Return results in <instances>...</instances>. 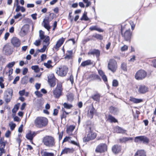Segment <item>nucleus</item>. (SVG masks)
I'll return each instance as SVG.
<instances>
[{"label": "nucleus", "mask_w": 156, "mask_h": 156, "mask_svg": "<svg viewBox=\"0 0 156 156\" xmlns=\"http://www.w3.org/2000/svg\"><path fill=\"white\" fill-rule=\"evenodd\" d=\"M34 122L35 126L37 128H42L47 126L48 120L44 117H37L35 119Z\"/></svg>", "instance_id": "nucleus-1"}, {"label": "nucleus", "mask_w": 156, "mask_h": 156, "mask_svg": "<svg viewBox=\"0 0 156 156\" xmlns=\"http://www.w3.org/2000/svg\"><path fill=\"white\" fill-rule=\"evenodd\" d=\"M43 143L45 146L52 147L55 146V142L54 138L51 136H46L43 139Z\"/></svg>", "instance_id": "nucleus-2"}, {"label": "nucleus", "mask_w": 156, "mask_h": 156, "mask_svg": "<svg viewBox=\"0 0 156 156\" xmlns=\"http://www.w3.org/2000/svg\"><path fill=\"white\" fill-rule=\"evenodd\" d=\"M87 131H88V134L87 135V136H85L83 138L84 142L88 141L90 140L94 139L96 137V134L93 132L91 128L87 127Z\"/></svg>", "instance_id": "nucleus-3"}, {"label": "nucleus", "mask_w": 156, "mask_h": 156, "mask_svg": "<svg viewBox=\"0 0 156 156\" xmlns=\"http://www.w3.org/2000/svg\"><path fill=\"white\" fill-rule=\"evenodd\" d=\"M61 84L57 83L56 87L53 90V93L54 97L59 98L62 95L63 89Z\"/></svg>", "instance_id": "nucleus-4"}, {"label": "nucleus", "mask_w": 156, "mask_h": 156, "mask_svg": "<svg viewBox=\"0 0 156 156\" xmlns=\"http://www.w3.org/2000/svg\"><path fill=\"white\" fill-rule=\"evenodd\" d=\"M109 70L112 72H115L117 68V63L116 61L113 59L109 60L108 65Z\"/></svg>", "instance_id": "nucleus-5"}, {"label": "nucleus", "mask_w": 156, "mask_h": 156, "mask_svg": "<svg viewBox=\"0 0 156 156\" xmlns=\"http://www.w3.org/2000/svg\"><path fill=\"white\" fill-rule=\"evenodd\" d=\"M12 93L13 90L11 89H8L5 92L4 98L6 103H7L10 101L12 98Z\"/></svg>", "instance_id": "nucleus-6"}, {"label": "nucleus", "mask_w": 156, "mask_h": 156, "mask_svg": "<svg viewBox=\"0 0 156 156\" xmlns=\"http://www.w3.org/2000/svg\"><path fill=\"white\" fill-rule=\"evenodd\" d=\"M68 71V68L66 66L59 67L57 69L56 73L61 76H65Z\"/></svg>", "instance_id": "nucleus-7"}, {"label": "nucleus", "mask_w": 156, "mask_h": 156, "mask_svg": "<svg viewBox=\"0 0 156 156\" xmlns=\"http://www.w3.org/2000/svg\"><path fill=\"white\" fill-rule=\"evenodd\" d=\"M147 75V73L144 70H140L136 73L135 77L137 80H142L146 77Z\"/></svg>", "instance_id": "nucleus-8"}, {"label": "nucleus", "mask_w": 156, "mask_h": 156, "mask_svg": "<svg viewBox=\"0 0 156 156\" xmlns=\"http://www.w3.org/2000/svg\"><path fill=\"white\" fill-rule=\"evenodd\" d=\"M107 150V146L105 144H101L96 147L95 151L97 152L101 153Z\"/></svg>", "instance_id": "nucleus-9"}, {"label": "nucleus", "mask_w": 156, "mask_h": 156, "mask_svg": "<svg viewBox=\"0 0 156 156\" xmlns=\"http://www.w3.org/2000/svg\"><path fill=\"white\" fill-rule=\"evenodd\" d=\"M48 83L51 87H54L55 85L56 79L53 73H50L48 75Z\"/></svg>", "instance_id": "nucleus-10"}, {"label": "nucleus", "mask_w": 156, "mask_h": 156, "mask_svg": "<svg viewBox=\"0 0 156 156\" xmlns=\"http://www.w3.org/2000/svg\"><path fill=\"white\" fill-rule=\"evenodd\" d=\"M3 50L5 54L7 55H11L12 52L11 46L9 44H6L4 46Z\"/></svg>", "instance_id": "nucleus-11"}, {"label": "nucleus", "mask_w": 156, "mask_h": 156, "mask_svg": "<svg viewBox=\"0 0 156 156\" xmlns=\"http://www.w3.org/2000/svg\"><path fill=\"white\" fill-rule=\"evenodd\" d=\"M148 90V87L144 85H141L139 86L138 92L140 94H145Z\"/></svg>", "instance_id": "nucleus-12"}, {"label": "nucleus", "mask_w": 156, "mask_h": 156, "mask_svg": "<svg viewBox=\"0 0 156 156\" xmlns=\"http://www.w3.org/2000/svg\"><path fill=\"white\" fill-rule=\"evenodd\" d=\"M121 31L122 35L123 37L125 40L126 41L129 40L130 39V36L131 34L130 30L129 29L126 30L124 34L122 33V28H121Z\"/></svg>", "instance_id": "nucleus-13"}, {"label": "nucleus", "mask_w": 156, "mask_h": 156, "mask_svg": "<svg viewBox=\"0 0 156 156\" xmlns=\"http://www.w3.org/2000/svg\"><path fill=\"white\" fill-rule=\"evenodd\" d=\"M11 43L14 47L17 48L19 47L21 44L20 40L16 37H13L12 39Z\"/></svg>", "instance_id": "nucleus-14"}, {"label": "nucleus", "mask_w": 156, "mask_h": 156, "mask_svg": "<svg viewBox=\"0 0 156 156\" xmlns=\"http://www.w3.org/2000/svg\"><path fill=\"white\" fill-rule=\"evenodd\" d=\"M36 133L35 132H31L30 131L26 135V138L30 141H32L34 137L36 135Z\"/></svg>", "instance_id": "nucleus-15"}, {"label": "nucleus", "mask_w": 156, "mask_h": 156, "mask_svg": "<svg viewBox=\"0 0 156 156\" xmlns=\"http://www.w3.org/2000/svg\"><path fill=\"white\" fill-rule=\"evenodd\" d=\"M73 151L74 150L73 148H69L65 147L61 152L60 156L63 154L72 153L73 152Z\"/></svg>", "instance_id": "nucleus-16"}, {"label": "nucleus", "mask_w": 156, "mask_h": 156, "mask_svg": "<svg viewBox=\"0 0 156 156\" xmlns=\"http://www.w3.org/2000/svg\"><path fill=\"white\" fill-rule=\"evenodd\" d=\"M64 41V39L62 38L60 39L57 42L56 44L54 46V48L58 50V48L61 46V45L63 44Z\"/></svg>", "instance_id": "nucleus-17"}, {"label": "nucleus", "mask_w": 156, "mask_h": 156, "mask_svg": "<svg viewBox=\"0 0 156 156\" xmlns=\"http://www.w3.org/2000/svg\"><path fill=\"white\" fill-rule=\"evenodd\" d=\"M112 150L114 153H118L121 151V147L120 146L118 145H115L112 147Z\"/></svg>", "instance_id": "nucleus-18"}, {"label": "nucleus", "mask_w": 156, "mask_h": 156, "mask_svg": "<svg viewBox=\"0 0 156 156\" xmlns=\"http://www.w3.org/2000/svg\"><path fill=\"white\" fill-rule=\"evenodd\" d=\"M89 29L91 31H93L94 30L97 31L99 32H102L104 31V30L98 27L97 25L91 26L89 28Z\"/></svg>", "instance_id": "nucleus-19"}, {"label": "nucleus", "mask_w": 156, "mask_h": 156, "mask_svg": "<svg viewBox=\"0 0 156 156\" xmlns=\"http://www.w3.org/2000/svg\"><path fill=\"white\" fill-rule=\"evenodd\" d=\"M109 110L110 113L114 115L117 114L119 112V110L118 109L114 107H110L109 108Z\"/></svg>", "instance_id": "nucleus-20"}, {"label": "nucleus", "mask_w": 156, "mask_h": 156, "mask_svg": "<svg viewBox=\"0 0 156 156\" xmlns=\"http://www.w3.org/2000/svg\"><path fill=\"white\" fill-rule=\"evenodd\" d=\"M114 131L115 132L117 133H124L126 131V130H124L120 127L118 126H116L114 128Z\"/></svg>", "instance_id": "nucleus-21"}, {"label": "nucleus", "mask_w": 156, "mask_h": 156, "mask_svg": "<svg viewBox=\"0 0 156 156\" xmlns=\"http://www.w3.org/2000/svg\"><path fill=\"white\" fill-rule=\"evenodd\" d=\"M88 54L95 55L97 58H98L100 55V52L98 50L94 49L89 52Z\"/></svg>", "instance_id": "nucleus-22"}, {"label": "nucleus", "mask_w": 156, "mask_h": 156, "mask_svg": "<svg viewBox=\"0 0 156 156\" xmlns=\"http://www.w3.org/2000/svg\"><path fill=\"white\" fill-rule=\"evenodd\" d=\"M134 156H146V152L143 150H138L135 153Z\"/></svg>", "instance_id": "nucleus-23"}, {"label": "nucleus", "mask_w": 156, "mask_h": 156, "mask_svg": "<svg viewBox=\"0 0 156 156\" xmlns=\"http://www.w3.org/2000/svg\"><path fill=\"white\" fill-rule=\"evenodd\" d=\"M42 156H54L53 153L48 152L44 150H42L41 151Z\"/></svg>", "instance_id": "nucleus-24"}, {"label": "nucleus", "mask_w": 156, "mask_h": 156, "mask_svg": "<svg viewBox=\"0 0 156 156\" xmlns=\"http://www.w3.org/2000/svg\"><path fill=\"white\" fill-rule=\"evenodd\" d=\"M129 100L130 101L136 104L139 103L143 101L142 99L136 98L132 97H130Z\"/></svg>", "instance_id": "nucleus-25"}, {"label": "nucleus", "mask_w": 156, "mask_h": 156, "mask_svg": "<svg viewBox=\"0 0 156 156\" xmlns=\"http://www.w3.org/2000/svg\"><path fill=\"white\" fill-rule=\"evenodd\" d=\"M43 22L44 27L49 30L50 28V27L49 24L48 18L44 19Z\"/></svg>", "instance_id": "nucleus-26"}, {"label": "nucleus", "mask_w": 156, "mask_h": 156, "mask_svg": "<svg viewBox=\"0 0 156 156\" xmlns=\"http://www.w3.org/2000/svg\"><path fill=\"white\" fill-rule=\"evenodd\" d=\"M98 72L100 75L101 77L103 80L105 82L107 81V79L106 76L105 75L104 72L101 70H99Z\"/></svg>", "instance_id": "nucleus-27"}, {"label": "nucleus", "mask_w": 156, "mask_h": 156, "mask_svg": "<svg viewBox=\"0 0 156 156\" xmlns=\"http://www.w3.org/2000/svg\"><path fill=\"white\" fill-rule=\"evenodd\" d=\"M93 64V62L90 60H88L83 62L81 64L80 66L83 67L90 65Z\"/></svg>", "instance_id": "nucleus-28"}, {"label": "nucleus", "mask_w": 156, "mask_h": 156, "mask_svg": "<svg viewBox=\"0 0 156 156\" xmlns=\"http://www.w3.org/2000/svg\"><path fill=\"white\" fill-rule=\"evenodd\" d=\"M75 128V126H73L71 125L67 127L66 129V132L69 134H71L72 132Z\"/></svg>", "instance_id": "nucleus-29"}, {"label": "nucleus", "mask_w": 156, "mask_h": 156, "mask_svg": "<svg viewBox=\"0 0 156 156\" xmlns=\"http://www.w3.org/2000/svg\"><path fill=\"white\" fill-rule=\"evenodd\" d=\"M149 139L147 137L144 136H142V142L144 144H147L149 142Z\"/></svg>", "instance_id": "nucleus-30"}, {"label": "nucleus", "mask_w": 156, "mask_h": 156, "mask_svg": "<svg viewBox=\"0 0 156 156\" xmlns=\"http://www.w3.org/2000/svg\"><path fill=\"white\" fill-rule=\"evenodd\" d=\"M100 96V95L99 93H96L92 96V98L94 101H99Z\"/></svg>", "instance_id": "nucleus-31"}, {"label": "nucleus", "mask_w": 156, "mask_h": 156, "mask_svg": "<svg viewBox=\"0 0 156 156\" xmlns=\"http://www.w3.org/2000/svg\"><path fill=\"white\" fill-rule=\"evenodd\" d=\"M44 40L43 41V45H46V46H48L49 44V37L48 36H46L45 38L44 39Z\"/></svg>", "instance_id": "nucleus-32"}, {"label": "nucleus", "mask_w": 156, "mask_h": 156, "mask_svg": "<svg viewBox=\"0 0 156 156\" xmlns=\"http://www.w3.org/2000/svg\"><path fill=\"white\" fill-rule=\"evenodd\" d=\"M132 140V138L125 137L120 139L119 141L121 143H124L126 142V141Z\"/></svg>", "instance_id": "nucleus-33"}, {"label": "nucleus", "mask_w": 156, "mask_h": 156, "mask_svg": "<svg viewBox=\"0 0 156 156\" xmlns=\"http://www.w3.org/2000/svg\"><path fill=\"white\" fill-rule=\"evenodd\" d=\"M108 119L111 122H117V120L113 116L110 115H108Z\"/></svg>", "instance_id": "nucleus-34"}, {"label": "nucleus", "mask_w": 156, "mask_h": 156, "mask_svg": "<svg viewBox=\"0 0 156 156\" xmlns=\"http://www.w3.org/2000/svg\"><path fill=\"white\" fill-rule=\"evenodd\" d=\"M142 136H136L135 137L134 141L136 143H140L142 142Z\"/></svg>", "instance_id": "nucleus-35"}, {"label": "nucleus", "mask_w": 156, "mask_h": 156, "mask_svg": "<svg viewBox=\"0 0 156 156\" xmlns=\"http://www.w3.org/2000/svg\"><path fill=\"white\" fill-rule=\"evenodd\" d=\"M52 62L50 60L48 61L47 63H44V65L48 68H51L52 67V66L51 64Z\"/></svg>", "instance_id": "nucleus-36"}, {"label": "nucleus", "mask_w": 156, "mask_h": 156, "mask_svg": "<svg viewBox=\"0 0 156 156\" xmlns=\"http://www.w3.org/2000/svg\"><path fill=\"white\" fill-rule=\"evenodd\" d=\"M67 97L68 101L70 102H71L73 100V96L72 94H68L67 95Z\"/></svg>", "instance_id": "nucleus-37"}, {"label": "nucleus", "mask_w": 156, "mask_h": 156, "mask_svg": "<svg viewBox=\"0 0 156 156\" xmlns=\"http://www.w3.org/2000/svg\"><path fill=\"white\" fill-rule=\"evenodd\" d=\"M93 37L96 38L97 39L101 40L103 39V37L101 34H95L93 35Z\"/></svg>", "instance_id": "nucleus-38"}, {"label": "nucleus", "mask_w": 156, "mask_h": 156, "mask_svg": "<svg viewBox=\"0 0 156 156\" xmlns=\"http://www.w3.org/2000/svg\"><path fill=\"white\" fill-rule=\"evenodd\" d=\"M81 20H84L85 21H87L89 20V18L87 16V12H84L82 17L81 18Z\"/></svg>", "instance_id": "nucleus-39"}, {"label": "nucleus", "mask_w": 156, "mask_h": 156, "mask_svg": "<svg viewBox=\"0 0 156 156\" xmlns=\"http://www.w3.org/2000/svg\"><path fill=\"white\" fill-rule=\"evenodd\" d=\"M31 69L34 70V72L36 73L39 72L40 70L38 66L37 65L32 66L31 67Z\"/></svg>", "instance_id": "nucleus-40"}, {"label": "nucleus", "mask_w": 156, "mask_h": 156, "mask_svg": "<svg viewBox=\"0 0 156 156\" xmlns=\"http://www.w3.org/2000/svg\"><path fill=\"white\" fill-rule=\"evenodd\" d=\"M44 32L41 30L39 31V37L41 39L43 40L44 39L46 36L44 35Z\"/></svg>", "instance_id": "nucleus-41"}, {"label": "nucleus", "mask_w": 156, "mask_h": 156, "mask_svg": "<svg viewBox=\"0 0 156 156\" xmlns=\"http://www.w3.org/2000/svg\"><path fill=\"white\" fill-rule=\"evenodd\" d=\"M63 106L65 108L67 109H70L73 107V106L71 105L68 104L66 103H64Z\"/></svg>", "instance_id": "nucleus-42"}, {"label": "nucleus", "mask_w": 156, "mask_h": 156, "mask_svg": "<svg viewBox=\"0 0 156 156\" xmlns=\"http://www.w3.org/2000/svg\"><path fill=\"white\" fill-rule=\"evenodd\" d=\"M27 83V78L26 76L23 77L21 80V83L23 84H26Z\"/></svg>", "instance_id": "nucleus-43"}, {"label": "nucleus", "mask_w": 156, "mask_h": 156, "mask_svg": "<svg viewBox=\"0 0 156 156\" xmlns=\"http://www.w3.org/2000/svg\"><path fill=\"white\" fill-rule=\"evenodd\" d=\"M121 68L124 71H127L126 64V63H122L121 65Z\"/></svg>", "instance_id": "nucleus-44"}, {"label": "nucleus", "mask_w": 156, "mask_h": 156, "mask_svg": "<svg viewBox=\"0 0 156 156\" xmlns=\"http://www.w3.org/2000/svg\"><path fill=\"white\" fill-rule=\"evenodd\" d=\"M71 141V137L66 136L63 139L62 141V143L64 142H68L69 143H70Z\"/></svg>", "instance_id": "nucleus-45"}, {"label": "nucleus", "mask_w": 156, "mask_h": 156, "mask_svg": "<svg viewBox=\"0 0 156 156\" xmlns=\"http://www.w3.org/2000/svg\"><path fill=\"white\" fill-rule=\"evenodd\" d=\"M15 62H11L9 63L8 65L6 66V67H7L9 68H12L15 65Z\"/></svg>", "instance_id": "nucleus-46"}, {"label": "nucleus", "mask_w": 156, "mask_h": 156, "mask_svg": "<svg viewBox=\"0 0 156 156\" xmlns=\"http://www.w3.org/2000/svg\"><path fill=\"white\" fill-rule=\"evenodd\" d=\"M46 45H43V47L41 49H38L37 50L38 52H44L45 51L47 47Z\"/></svg>", "instance_id": "nucleus-47"}, {"label": "nucleus", "mask_w": 156, "mask_h": 156, "mask_svg": "<svg viewBox=\"0 0 156 156\" xmlns=\"http://www.w3.org/2000/svg\"><path fill=\"white\" fill-rule=\"evenodd\" d=\"M5 59L0 55V65H3L5 62Z\"/></svg>", "instance_id": "nucleus-48"}, {"label": "nucleus", "mask_w": 156, "mask_h": 156, "mask_svg": "<svg viewBox=\"0 0 156 156\" xmlns=\"http://www.w3.org/2000/svg\"><path fill=\"white\" fill-rule=\"evenodd\" d=\"M118 85V82L117 80H114L112 82V86L114 87H116Z\"/></svg>", "instance_id": "nucleus-49"}, {"label": "nucleus", "mask_w": 156, "mask_h": 156, "mask_svg": "<svg viewBox=\"0 0 156 156\" xmlns=\"http://www.w3.org/2000/svg\"><path fill=\"white\" fill-rule=\"evenodd\" d=\"M13 69L12 68H9L8 72L6 73V74L8 76L11 75L13 73Z\"/></svg>", "instance_id": "nucleus-50"}, {"label": "nucleus", "mask_w": 156, "mask_h": 156, "mask_svg": "<svg viewBox=\"0 0 156 156\" xmlns=\"http://www.w3.org/2000/svg\"><path fill=\"white\" fill-rule=\"evenodd\" d=\"M34 93L37 97L39 98L41 97L42 96V94L41 93L38 91H35Z\"/></svg>", "instance_id": "nucleus-51"}, {"label": "nucleus", "mask_w": 156, "mask_h": 156, "mask_svg": "<svg viewBox=\"0 0 156 156\" xmlns=\"http://www.w3.org/2000/svg\"><path fill=\"white\" fill-rule=\"evenodd\" d=\"M41 41L40 40H36L34 43V44L36 46H39L40 44Z\"/></svg>", "instance_id": "nucleus-52"}, {"label": "nucleus", "mask_w": 156, "mask_h": 156, "mask_svg": "<svg viewBox=\"0 0 156 156\" xmlns=\"http://www.w3.org/2000/svg\"><path fill=\"white\" fill-rule=\"evenodd\" d=\"M10 129L11 130H13L16 127V124L15 123H12L9 124Z\"/></svg>", "instance_id": "nucleus-53"}, {"label": "nucleus", "mask_w": 156, "mask_h": 156, "mask_svg": "<svg viewBox=\"0 0 156 156\" xmlns=\"http://www.w3.org/2000/svg\"><path fill=\"white\" fill-rule=\"evenodd\" d=\"M19 94L21 96H22L24 95L25 94V90H20L19 92Z\"/></svg>", "instance_id": "nucleus-54"}, {"label": "nucleus", "mask_w": 156, "mask_h": 156, "mask_svg": "<svg viewBox=\"0 0 156 156\" xmlns=\"http://www.w3.org/2000/svg\"><path fill=\"white\" fill-rule=\"evenodd\" d=\"M28 71V69L27 68H24L23 70L22 74L23 75H26Z\"/></svg>", "instance_id": "nucleus-55"}, {"label": "nucleus", "mask_w": 156, "mask_h": 156, "mask_svg": "<svg viewBox=\"0 0 156 156\" xmlns=\"http://www.w3.org/2000/svg\"><path fill=\"white\" fill-rule=\"evenodd\" d=\"M22 16L21 14L19 12L16 15L14 16V17L15 19H17Z\"/></svg>", "instance_id": "nucleus-56"}, {"label": "nucleus", "mask_w": 156, "mask_h": 156, "mask_svg": "<svg viewBox=\"0 0 156 156\" xmlns=\"http://www.w3.org/2000/svg\"><path fill=\"white\" fill-rule=\"evenodd\" d=\"M47 55L45 54H42L41 56V60L43 61L46 58Z\"/></svg>", "instance_id": "nucleus-57"}, {"label": "nucleus", "mask_w": 156, "mask_h": 156, "mask_svg": "<svg viewBox=\"0 0 156 156\" xmlns=\"http://www.w3.org/2000/svg\"><path fill=\"white\" fill-rule=\"evenodd\" d=\"M26 34V31L25 30L22 29L20 31V34L22 36H24Z\"/></svg>", "instance_id": "nucleus-58"}, {"label": "nucleus", "mask_w": 156, "mask_h": 156, "mask_svg": "<svg viewBox=\"0 0 156 156\" xmlns=\"http://www.w3.org/2000/svg\"><path fill=\"white\" fill-rule=\"evenodd\" d=\"M11 134V132L8 130L5 133V136L6 137L8 138L9 137Z\"/></svg>", "instance_id": "nucleus-59"}, {"label": "nucleus", "mask_w": 156, "mask_h": 156, "mask_svg": "<svg viewBox=\"0 0 156 156\" xmlns=\"http://www.w3.org/2000/svg\"><path fill=\"white\" fill-rule=\"evenodd\" d=\"M20 79V77L19 76H17L16 77L15 79L14 80L13 83L14 84H15L16 83L17 81H18Z\"/></svg>", "instance_id": "nucleus-60"}, {"label": "nucleus", "mask_w": 156, "mask_h": 156, "mask_svg": "<svg viewBox=\"0 0 156 156\" xmlns=\"http://www.w3.org/2000/svg\"><path fill=\"white\" fill-rule=\"evenodd\" d=\"M127 49V46L126 45H124L121 48V50L122 51H123L126 50Z\"/></svg>", "instance_id": "nucleus-61"}, {"label": "nucleus", "mask_w": 156, "mask_h": 156, "mask_svg": "<svg viewBox=\"0 0 156 156\" xmlns=\"http://www.w3.org/2000/svg\"><path fill=\"white\" fill-rule=\"evenodd\" d=\"M130 24L131 25L132 30H133L135 27V25L132 21H131L130 23Z\"/></svg>", "instance_id": "nucleus-62"}, {"label": "nucleus", "mask_w": 156, "mask_h": 156, "mask_svg": "<svg viewBox=\"0 0 156 156\" xmlns=\"http://www.w3.org/2000/svg\"><path fill=\"white\" fill-rule=\"evenodd\" d=\"M35 86L36 89L37 90H38L40 87L41 84L38 83H36Z\"/></svg>", "instance_id": "nucleus-63"}, {"label": "nucleus", "mask_w": 156, "mask_h": 156, "mask_svg": "<svg viewBox=\"0 0 156 156\" xmlns=\"http://www.w3.org/2000/svg\"><path fill=\"white\" fill-rule=\"evenodd\" d=\"M58 112V110L56 109H55L54 110L53 115H54L56 116L57 115Z\"/></svg>", "instance_id": "nucleus-64"}]
</instances>
